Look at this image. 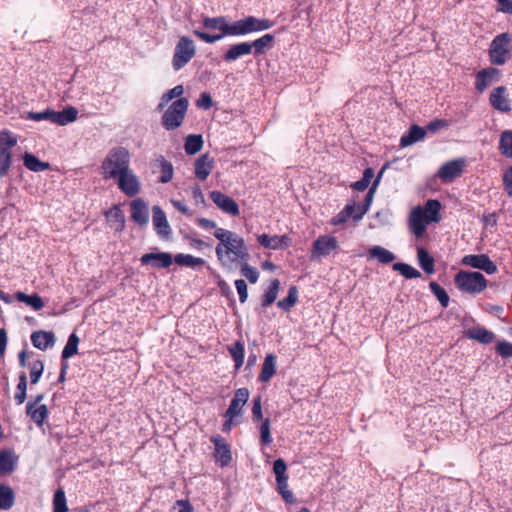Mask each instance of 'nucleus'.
I'll use <instances>...</instances> for the list:
<instances>
[{
	"label": "nucleus",
	"instance_id": "1",
	"mask_svg": "<svg viewBox=\"0 0 512 512\" xmlns=\"http://www.w3.org/2000/svg\"><path fill=\"white\" fill-rule=\"evenodd\" d=\"M214 236L219 240L215 248L217 259L223 266L248 261L250 254L245 241L235 232L217 228Z\"/></svg>",
	"mask_w": 512,
	"mask_h": 512
},
{
	"label": "nucleus",
	"instance_id": "2",
	"mask_svg": "<svg viewBox=\"0 0 512 512\" xmlns=\"http://www.w3.org/2000/svg\"><path fill=\"white\" fill-rule=\"evenodd\" d=\"M130 154L125 147L112 148L102 162L101 168L105 179H116L128 170Z\"/></svg>",
	"mask_w": 512,
	"mask_h": 512
},
{
	"label": "nucleus",
	"instance_id": "3",
	"mask_svg": "<svg viewBox=\"0 0 512 512\" xmlns=\"http://www.w3.org/2000/svg\"><path fill=\"white\" fill-rule=\"evenodd\" d=\"M77 117L78 110L73 106H68L62 111H54L49 108L40 112L29 111L25 118L36 122L46 120L59 126H66L75 122Z\"/></svg>",
	"mask_w": 512,
	"mask_h": 512
},
{
	"label": "nucleus",
	"instance_id": "4",
	"mask_svg": "<svg viewBox=\"0 0 512 512\" xmlns=\"http://www.w3.org/2000/svg\"><path fill=\"white\" fill-rule=\"evenodd\" d=\"M512 56V37L509 33L497 35L491 42L489 58L493 65H504Z\"/></svg>",
	"mask_w": 512,
	"mask_h": 512
},
{
	"label": "nucleus",
	"instance_id": "5",
	"mask_svg": "<svg viewBox=\"0 0 512 512\" xmlns=\"http://www.w3.org/2000/svg\"><path fill=\"white\" fill-rule=\"evenodd\" d=\"M454 283L460 291L470 294L480 293L487 287V280L480 272L460 271Z\"/></svg>",
	"mask_w": 512,
	"mask_h": 512
},
{
	"label": "nucleus",
	"instance_id": "6",
	"mask_svg": "<svg viewBox=\"0 0 512 512\" xmlns=\"http://www.w3.org/2000/svg\"><path fill=\"white\" fill-rule=\"evenodd\" d=\"M189 101L187 98L175 100L163 113L161 123L163 127L170 131L180 127L185 118Z\"/></svg>",
	"mask_w": 512,
	"mask_h": 512
},
{
	"label": "nucleus",
	"instance_id": "7",
	"mask_svg": "<svg viewBox=\"0 0 512 512\" xmlns=\"http://www.w3.org/2000/svg\"><path fill=\"white\" fill-rule=\"evenodd\" d=\"M195 54L196 46L194 41L188 36L180 37L175 45L172 58V67L174 71H179L187 65Z\"/></svg>",
	"mask_w": 512,
	"mask_h": 512
},
{
	"label": "nucleus",
	"instance_id": "8",
	"mask_svg": "<svg viewBox=\"0 0 512 512\" xmlns=\"http://www.w3.org/2000/svg\"><path fill=\"white\" fill-rule=\"evenodd\" d=\"M235 36H244L254 32L266 31L274 26V22L267 18L247 16L235 21Z\"/></svg>",
	"mask_w": 512,
	"mask_h": 512
},
{
	"label": "nucleus",
	"instance_id": "9",
	"mask_svg": "<svg viewBox=\"0 0 512 512\" xmlns=\"http://www.w3.org/2000/svg\"><path fill=\"white\" fill-rule=\"evenodd\" d=\"M339 247L338 241L334 236H319L312 244L310 259L312 261L327 257L330 253Z\"/></svg>",
	"mask_w": 512,
	"mask_h": 512
},
{
	"label": "nucleus",
	"instance_id": "10",
	"mask_svg": "<svg viewBox=\"0 0 512 512\" xmlns=\"http://www.w3.org/2000/svg\"><path fill=\"white\" fill-rule=\"evenodd\" d=\"M461 263L465 266L483 270L490 275L497 272L496 264L486 254L465 255Z\"/></svg>",
	"mask_w": 512,
	"mask_h": 512
},
{
	"label": "nucleus",
	"instance_id": "11",
	"mask_svg": "<svg viewBox=\"0 0 512 512\" xmlns=\"http://www.w3.org/2000/svg\"><path fill=\"white\" fill-rule=\"evenodd\" d=\"M173 256L169 252H150L143 254L140 258L142 265L151 266L155 269H165L172 265Z\"/></svg>",
	"mask_w": 512,
	"mask_h": 512
},
{
	"label": "nucleus",
	"instance_id": "12",
	"mask_svg": "<svg viewBox=\"0 0 512 512\" xmlns=\"http://www.w3.org/2000/svg\"><path fill=\"white\" fill-rule=\"evenodd\" d=\"M210 199L213 203L224 213H227L231 216H237L240 213L239 206L236 201L230 196L222 193L221 191H211Z\"/></svg>",
	"mask_w": 512,
	"mask_h": 512
},
{
	"label": "nucleus",
	"instance_id": "13",
	"mask_svg": "<svg viewBox=\"0 0 512 512\" xmlns=\"http://www.w3.org/2000/svg\"><path fill=\"white\" fill-rule=\"evenodd\" d=\"M465 161L463 159H456L444 163L438 170L437 176L445 183L452 182L455 178L460 177Z\"/></svg>",
	"mask_w": 512,
	"mask_h": 512
},
{
	"label": "nucleus",
	"instance_id": "14",
	"mask_svg": "<svg viewBox=\"0 0 512 512\" xmlns=\"http://www.w3.org/2000/svg\"><path fill=\"white\" fill-rule=\"evenodd\" d=\"M152 222L154 230L159 237L163 239H167L170 237L172 233L171 227L169 225L165 212L158 205L152 207Z\"/></svg>",
	"mask_w": 512,
	"mask_h": 512
},
{
	"label": "nucleus",
	"instance_id": "15",
	"mask_svg": "<svg viewBox=\"0 0 512 512\" xmlns=\"http://www.w3.org/2000/svg\"><path fill=\"white\" fill-rule=\"evenodd\" d=\"M203 26L210 30H219L218 35L224 36H235V21L229 24L225 17H204Z\"/></svg>",
	"mask_w": 512,
	"mask_h": 512
},
{
	"label": "nucleus",
	"instance_id": "16",
	"mask_svg": "<svg viewBox=\"0 0 512 512\" xmlns=\"http://www.w3.org/2000/svg\"><path fill=\"white\" fill-rule=\"evenodd\" d=\"M211 442L214 444V457L222 467L228 466L232 460V454L229 444L221 435H214L211 437Z\"/></svg>",
	"mask_w": 512,
	"mask_h": 512
},
{
	"label": "nucleus",
	"instance_id": "17",
	"mask_svg": "<svg viewBox=\"0 0 512 512\" xmlns=\"http://www.w3.org/2000/svg\"><path fill=\"white\" fill-rule=\"evenodd\" d=\"M131 219L140 227H145L149 223L148 204L142 199L137 198L130 203Z\"/></svg>",
	"mask_w": 512,
	"mask_h": 512
},
{
	"label": "nucleus",
	"instance_id": "18",
	"mask_svg": "<svg viewBox=\"0 0 512 512\" xmlns=\"http://www.w3.org/2000/svg\"><path fill=\"white\" fill-rule=\"evenodd\" d=\"M250 392L247 388H239L235 391L230 405L224 416L239 417L242 415V408L249 399Z\"/></svg>",
	"mask_w": 512,
	"mask_h": 512
},
{
	"label": "nucleus",
	"instance_id": "19",
	"mask_svg": "<svg viewBox=\"0 0 512 512\" xmlns=\"http://www.w3.org/2000/svg\"><path fill=\"white\" fill-rule=\"evenodd\" d=\"M429 221L425 218L424 211L420 208H414L409 216V229L417 237L420 238L426 232Z\"/></svg>",
	"mask_w": 512,
	"mask_h": 512
},
{
	"label": "nucleus",
	"instance_id": "20",
	"mask_svg": "<svg viewBox=\"0 0 512 512\" xmlns=\"http://www.w3.org/2000/svg\"><path fill=\"white\" fill-rule=\"evenodd\" d=\"M119 189L129 197L137 195L140 191V183L136 175L128 170L121 176L117 177Z\"/></svg>",
	"mask_w": 512,
	"mask_h": 512
},
{
	"label": "nucleus",
	"instance_id": "21",
	"mask_svg": "<svg viewBox=\"0 0 512 512\" xmlns=\"http://www.w3.org/2000/svg\"><path fill=\"white\" fill-rule=\"evenodd\" d=\"M506 87L498 86L490 94L489 102L491 106L500 112H510L511 105L506 95Z\"/></svg>",
	"mask_w": 512,
	"mask_h": 512
},
{
	"label": "nucleus",
	"instance_id": "22",
	"mask_svg": "<svg viewBox=\"0 0 512 512\" xmlns=\"http://www.w3.org/2000/svg\"><path fill=\"white\" fill-rule=\"evenodd\" d=\"M195 176L204 181L208 178L214 168V158L208 153L202 154L195 160Z\"/></svg>",
	"mask_w": 512,
	"mask_h": 512
},
{
	"label": "nucleus",
	"instance_id": "23",
	"mask_svg": "<svg viewBox=\"0 0 512 512\" xmlns=\"http://www.w3.org/2000/svg\"><path fill=\"white\" fill-rule=\"evenodd\" d=\"M55 341V334L52 331L37 330L31 334L32 345L41 351L54 346Z\"/></svg>",
	"mask_w": 512,
	"mask_h": 512
},
{
	"label": "nucleus",
	"instance_id": "24",
	"mask_svg": "<svg viewBox=\"0 0 512 512\" xmlns=\"http://www.w3.org/2000/svg\"><path fill=\"white\" fill-rule=\"evenodd\" d=\"M258 243L266 249L278 250L289 245V238L286 235L261 234L257 236Z\"/></svg>",
	"mask_w": 512,
	"mask_h": 512
},
{
	"label": "nucleus",
	"instance_id": "25",
	"mask_svg": "<svg viewBox=\"0 0 512 512\" xmlns=\"http://www.w3.org/2000/svg\"><path fill=\"white\" fill-rule=\"evenodd\" d=\"M499 70L493 67L485 68L480 70L476 74L475 88L479 93L485 91V89L492 83L496 76H498Z\"/></svg>",
	"mask_w": 512,
	"mask_h": 512
},
{
	"label": "nucleus",
	"instance_id": "26",
	"mask_svg": "<svg viewBox=\"0 0 512 512\" xmlns=\"http://www.w3.org/2000/svg\"><path fill=\"white\" fill-rule=\"evenodd\" d=\"M18 463V457L10 449L0 450V476L12 473Z\"/></svg>",
	"mask_w": 512,
	"mask_h": 512
},
{
	"label": "nucleus",
	"instance_id": "27",
	"mask_svg": "<svg viewBox=\"0 0 512 512\" xmlns=\"http://www.w3.org/2000/svg\"><path fill=\"white\" fill-rule=\"evenodd\" d=\"M249 54H251L249 42H240L229 47V49L223 54V60L227 63H231L238 60L240 57Z\"/></svg>",
	"mask_w": 512,
	"mask_h": 512
},
{
	"label": "nucleus",
	"instance_id": "28",
	"mask_svg": "<svg viewBox=\"0 0 512 512\" xmlns=\"http://www.w3.org/2000/svg\"><path fill=\"white\" fill-rule=\"evenodd\" d=\"M426 135V129L416 124L412 125L409 130L400 138V146L407 147L422 140Z\"/></svg>",
	"mask_w": 512,
	"mask_h": 512
},
{
	"label": "nucleus",
	"instance_id": "29",
	"mask_svg": "<svg viewBox=\"0 0 512 512\" xmlns=\"http://www.w3.org/2000/svg\"><path fill=\"white\" fill-rule=\"evenodd\" d=\"M465 335L467 338L476 340L481 344H490L495 339V334L482 326H475L468 329Z\"/></svg>",
	"mask_w": 512,
	"mask_h": 512
},
{
	"label": "nucleus",
	"instance_id": "30",
	"mask_svg": "<svg viewBox=\"0 0 512 512\" xmlns=\"http://www.w3.org/2000/svg\"><path fill=\"white\" fill-rule=\"evenodd\" d=\"M26 414L38 427H41L47 419L49 412L46 405L32 406V404H26Z\"/></svg>",
	"mask_w": 512,
	"mask_h": 512
},
{
	"label": "nucleus",
	"instance_id": "31",
	"mask_svg": "<svg viewBox=\"0 0 512 512\" xmlns=\"http://www.w3.org/2000/svg\"><path fill=\"white\" fill-rule=\"evenodd\" d=\"M276 373V356L272 353L265 356L262 368L259 374V381L268 382Z\"/></svg>",
	"mask_w": 512,
	"mask_h": 512
},
{
	"label": "nucleus",
	"instance_id": "32",
	"mask_svg": "<svg viewBox=\"0 0 512 512\" xmlns=\"http://www.w3.org/2000/svg\"><path fill=\"white\" fill-rule=\"evenodd\" d=\"M274 41L273 34H265L262 37L249 42L250 52L254 50V55L259 56L265 53L266 49L272 47Z\"/></svg>",
	"mask_w": 512,
	"mask_h": 512
},
{
	"label": "nucleus",
	"instance_id": "33",
	"mask_svg": "<svg viewBox=\"0 0 512 512\" xmlns=\"http://www.w3.org/2000/svg\"><path fill=\"white\" fill-rule=\"evenodd\" d=\"M382 174H383V169L379 172V174L376 177V179L374 180L371 188L367 192L364 202L362 204H360L362 206V208H359V213H356L355 222L360 221L363 218V216L367 213V211L369 210V207H370L372 199H373V194H374L375 189L381 179Z\"/></svg>",
	"mask_w": 512,
	"mask_h": 512
},
{
	"label": "nucleus",
	"instance_id": "34",
	"mask_svg": "<svg viewBox=\"0 0 512 512\" xmlns=\"http://www.w3.org/2000/svg\"><path fill=\"white\" fill-rule=\"evenodd\" d=\"M24 166L33 172H43L49 169L50 164L48 162L41 161L35 155L26 152L23 156Z\"/></svg>",
	"mask_w": 512,
	"mask_h": 512
},
{
	"label": "nucleus",
	"instance_id": "35",
	"mask_svg": "<svg viewBox=\"0 0 512 512\" xmlns=\"http://www.w3.org/2000/svg\"><path fill=\"white\" fill-rule=\"evenodd\" d=\"M417 258L420 267L427 274H433L435 272V262L432 256L424 247H418Z\"/></svg>",
	"mask_w": 512,
	"mask_h": 512
},
{
	"label": "nucleus",
	"instance_id": "36",
	"mask_svg": "<svg viewBox=\"0 0 512 512\" xmlns=\"http://www.w3.org/2000/svg\"><path fill=\"white\" fill-rule=\"evenodd\" d=\"M106 217L108 218V221L114 226L115 231L121 232L124 230L125 216L123 211L118 206H114L111 210L106 212Z\"/></svg>",
	"mask_w": 512,
	"mask_h": 512
},
{
	"label": "nucleus",
	"instance_id": "37",
	"mask_svg": "<svg viewBox=\"0 0 512 512\" xmlns=\"http://www.w3.org/2000/svg\"><path fill=\"white\" fill-rule=\"evenodd\" d=\"M369 256L377 259L381 264H388L392 262L396 256L389 250L382 246H373L369 249Z\"/></svg>",
	"mask_w": 512,
	"mask_h": 512
},
{
	"label": "nucleus",
	"instance_id": "38",
	"mask_svg": "<svg viewBox=\"0 0 512 512\" xmlns=\"http://www.w3.org/2000/svg\"><path fill=\"white\" fill-rule=\"evenodd\" d=\"M280 289V281L278 279L271 280L268 288L265 290L261 305L262 307L270 306L277 298L278 292Z\"/></svg>",
	"mask_w": 512,
	"mask_h": 512
},
{
	"label": "nucleus",
	"instance_id": "39",
	"mask_svg": "<svg viewBox=\"0 0 512 512\" xmlns=\"http://www.w3.org/2000/svg\"><path fill=\"white\" fill-rule=\"evenodd\" d=\"M16 299L19 302H23L28 306L32 307L35 311L41 310L44 307V302L42 298L34 293L32 295H27L24 292L18 291L15 294Z\"/></svg>",
	"mask_w": 512,
	"mask_h": 512
},
{
	"label": "nucleus",
	"instance_id": "40",
	"mask_svg": "<svg viewBox=\"0 0 512 512\" xmlns=\"http://www.w3.org/2000/svg\"><path fill=\"white\" fill-rule=\"evenodd\" d=\"M79 342L80 339L76 333H72L69 335L67 343L64 346L61 353L62 362H66L67 359L71 358L72 356L78 353Z\"/></svg>",
	"mask_w": 512,
	"mask_h": 512
},
{
	"label": "nucleus",
	"instance_id": "41",
	"mask_svg": "<svg viewBox=\"0 0 512 512\" xmlns=\"http://www.w3.org/2000/svg\"><path fill=\"white\" fill-rule=\"evenodd\" d=\"M354 212H355V203H353V204L348 203L336 216L331 218L330 224L334 225V226H338V225L346 223L349 218H353V220L355 221L356 213H354Z\"/></svg>",
	"mask_w": 512,
	"mask_h": 512
},
{
	"label": "nucleus",
	"instance_id": "42",
	"mask_svg": "<svg viewBox=\"0 0 512 512\" xmlns=\"http://www.w3.org/2000/svg\"><path fill=\"white\" fill-rule=\"evenodd\" d=\"M15 501V493L10 486L0 484V509L9 510Z\"/></svg>",
	"mask_w": 512,
	"mask_h": 512
},
{
	"label": "nucleus",
	"instance_id": "43",
	"mask_svg": "<svg viewBox=\"0 0 512 512\" xmlns=\"http://www.w3.org/2000/svg\"><path fill=\"white\" fill-rule=\"evenodd\" d=\"M203 147V139L201 135L190 134L186 137L184 149L187 155H195Z\"/></svg>",
	"mask_w": 512,
	"mask_h": 512
},
{
	"label": "nucleus",
	"instance_id": "44",
	"mask_svg": "<svg viewBox=\"0 0 512 512\" xmlns=\"http://www.w3.org/2000/svg\"><path fill=\"white\" fill-rule=\"evenodd\" d=\"M498 148L503 156L512 158V130H504L500 134Z\"/></svg>",
	"mask_w": 512,
	"mask_h": 512
},
{
	"label": "nucleus",
	"instance_id": "45",
	"mask_svg": "<svg viewBox=\"0 0 512 512\" xmlns=\"http://www.w3.org/2000/svg\"><path fill=\"white\" fill-rule=\"evenodd\" d=\"M228 351L235 362V368L239 369L244 363V343L241 341H236L232 346L228 347Z\"/></svg>",
	"mask_w": 512,
	"mask_h": 512
},
{
	"label": "nucleus",
	"instance_id": "46",
	"mask_svg": "<svg viewBox=\"0 0 512 512\" xmlns=\"http://www.w3.org/2000/svg\"><path fill=\"white\" fill-rule=\"evenodd\" d=\"M174 261L178 265L187 266V267H191V268L205 264V260L203 258L195 257L190 254H182V253L177 254L174 257Z\"/></svg>",
	"mask_w": 512,
	"mask_h": 512
},
{
	"label": "nucleus",
	"instance_id": "47",
	"mask_svg": "<svg viewBox=\"0 0 512 512\" xmlns=\"http://www.w3.org/2000/svg\"><path fill=\"white\" fill-rule=\"evenodd\" d=\"M161 168V175L158 178V182L165 184L173 179L174 169L171 162L167 161L163 156L158 159Z\"/></svg>",
	"mask_w": 512,
	"mask_h": 512
},
{
	"label": "nucleus",
	"instance_id": "48",
	"mask_svg": "<svg viewBox=\"0 0 512 512\" xmlns=\"http://www.w3.org/2000/svg\"><path fill=\"white\" fill-rule=\"evenodd\" d=\"M298 300V290L296 286H290L288 295L277 302V306L283 311H289Z\"/></svg>",
	"mask_w": 512,
	"mask_h": 512
},
{
	"label": "nucleus",
	"instance_id": "49",
	"mask_svg": "<svg viewBox=\"0 0 512 512\" xmlns=\"http://www.w3.org/2000/svg\"><path fill=\"white\" fill-rule=\"evenodd\" d=\"M392 268L394 271L399 272L406 279H414L421 276V273L416 268L407 263L397 262L393 264Z\"/></svg>",
	"mask_w": 512,
	"mask_h": 512
},
{
	"label": "nucleus",
	"instance_id": "50",
	"mask_svg": "<svg viewBox=\"0 0 512 512\" xmlns=\"http://www.w3.org/2000/svg\"><path fill=\"white\" fill-rule=\"evenodd\" d=\"M441 204L438 200L430 199L425 205V218L430 222H438L440 220L439 211Z\"/></svg>",
	"mask_w": 512,
	"mask_h": 512
},
{
	"label": "nucleus",
	"instance_id": "51",
	"mask_svg": "<svg viewBox=\"0 0 512 512\" xmlns=\"http://www.w3.org/2000/svg\"><path fill=\"white\" fill-rule=\"evenodd\" d=\"M429 288L433 295L438 299L441 306L446 308L449 304V295L447 294L446 290L435 281H431L429 283Z\"/></svg>",
	"mask_w": 512,
	"mask_h": 512
},
{
	"label": "nucleus",
	"instance_id": "52",
	"mask_svg": "<svg viewBox=\"0 0 512 512\" xmlns=\"http://www.w3.org/2000/svg\"><path fill=\"white\" fill-rule=\"evenodd\" d=\"M277 491L288 504H293L296 499L288 488V479L276 480Z\"/></svg>",
	"mask_w": 512,
	"mask_h": 512
},
{
	"label": "nucleus",
	"instance_id": "53",
	"mask_svg": "<svg viewBox=\"0 0 512 512\" xmlns=\"http://www.w3.org/2000/svg\"><path fill=\"white\" fill-rule=\"evenodd\" d=\"M53 512H68L65 492L58 489L53 497Z\"/></svg>",
	"mask_w": 512,
	"mask_h": 512
},
{
	"label": "nucleus",
	"instance_id": "54",
	"mask_svg": "<svg viewBox=\"0 0 512 512\" xmlns=\"http://www.w3.org/2000/svg\"><path fill=\"white\" fill-rule=\"evenodd\" d=\"M240 266H241V275L244 276L245 278H247V280L250 283L254 284L258 281L259 271L255 267H252L251 265H249L247 261H241Z\"/></svg>",
	"mask_w": 512,
	"mask_h": 512
},
{
	"label": "nucleus",
	"instance_id": "55",
	"mask_svg": "<svg viewBox=\"0 0 512 512\" xmlns=\"http://www.w3.org/2000/svg\"><path fill=\"white\" fill-rule=\"evenodd\" d=\"M30 380L31 384H37L44 372V363L42 360L38 359L30 363Z\"/></svg>",
	"mask_w": 512,
	"mask_h": 512
},
{
	"label": "nucleus",
	"instance_id": "56",
	"mask_svg": "<svg viewBox=\"0 0 512 512\" xmlns=\"http://www.w3.org/2000/svg\"><path fill=\"white\" fill-rule=\"evenodd\" d=\"M273 441L270 432V420L264 419L260 425V442L263 445H269Z\"/></svg>",
	"mask_w": 512,
	"mask_h": 512
},
{
	"label": "nucleus",
	"instance_id": "57",
	"mask_svg": "<svg viewBox=\"0 0 512 512\" xmlns=\"http://www.w3.org/2000/svg\"><path fill=\"white\" fill-rule=\"evenodd\" d=\"M287 465L282 458L276 459L273 463V472L275 474L276 480L288 479V475L286 474Z\"/></svg>",
	"mask_w": 512,
	"mask_h": 512
},
{
	"label": "nucleus",
	"instance_id": "58",
	"mask_svg": "<svg viewBox=\"0 0 512 512\" xmlns=\"http://www.w3.org/2000/svg\"><path fill=\"white\" fill-rule=\"evenodd\" d=\"M11 166V153L0 151V177L4 176Z\"/></svg>",
	"mask_w": 512,
	"mask_h": 512
},
{
	"label": "nucleus",
	"instance_id": "59",
	"mask_svg": "<svg viewBox=\"0 0 512 512\" xmlns=\"http://www.w3.org/2000/svg\"><path fill=\"white\" fill-rule=\"evenodd\" d=\"M194 35L208 44H213L222 39V35L209 34L207 32H204V31H201L198 29L194 30Z\"/></svg>",
	"mask_w": 512,
	"mask_h": 512
},
{
	"label": "nucleus",
	"instance_id": "60",
	"mask_svg": "<svg viewBox=\"0 0 512 512\" xmlns=\"http://www.w3.org/2000/svg\"><path fill=\"white\" fill-rule=\"evenodd\" d=\"M17 144V139L7 133L6 137L0 138V151L10 152V149Z\"/></svg>",
	"mask_w": 512,
	"mask_h": 512
},
{
	"label": "nucleus",
	"instance_id": "61",
	"mask_svg": "<svg viewBox=\"0 0 512 512\" xmlns=\"http://www.w3.org/2000/svg\"><path fill=\"white\" fill-rule=\"evenodd\" d=\"M496 351L504 358L512 357V343L508 341H501L496 346Z\"/></svg>",
	"mask_w": 512,
	"mask_h": 512
},
{
	"label": "nucleus",
	"instance_id": "62",
	"mask_svg": "<svg viewBox=\"0 0 512 512\" xmlns=\"http://www.w3.org/2000/svg\"><path fill=\"white\" fill-rule=\"evenodd\" d=\"M235 287L238 292L240 302H246L248 298V289L246 282L243 279H238L235 281Z\"/></svg>",
	"mask_w": 512,
	"mask_h": 512
},
{
	"label": "nucleus",
	"instance_id": "63",
	"mask_svg": "<svg viewBox=\"0 0 512 512\" xmlns=\"http://www.w3.org/2000/svg\"><path fill=\"white\" fill-rule=\"evenodd\" d=\"M196 105L204 110L210 109L213 105L211 95L207 92L201 93L196 102Z\"/></svg>",
	"mask_w": 512,
	"mask_h": 512
},
{
	"label": "nucleus",
	"instance_id": "64",
	"mask_svg": "<svg viewBox=\"0 0 512 512\" xmlns=\"http://www.w3.org/2000/svg\"><path fill=\"white\" fill-rule=\"evenodd\" d=\"M503 184L507 194L512 197V166L505 172Z\"/></svg>",
	"mask_w": 512,
	"mask_h": 512
}]
</instances>
